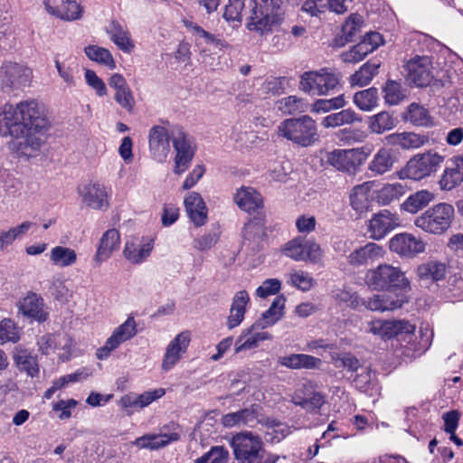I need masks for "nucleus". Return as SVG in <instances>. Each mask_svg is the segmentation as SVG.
<instances>
[{
	"label": "nucleus",
	"mask_w": 463,
	"mask_h": 463,
	"mask_svg": "<svg viewBox=\"0 0 463 463\" xmlns=\"http://www.w3.org/2000/svg\"><path fill=\"white\" fill-rule=\"evenodd\" d=\"M228 451L222 447H213L208 452L195 460V463H226Z\"/></svg>",
	"instance_id": "61"
},
{
	"label": "nucleus",
	"mask_w": 463,
	"mask_h": 463,
	"mask_svg": "<svg viewBox=\"0 0 463 463\" xmlns=\"http://www.w3.org/2000/svg\"><path fill=\"white\" fill-rule=\"evenodd\" d=\"M85 54L89 59L103 64L109 69H114L116 64L110 52L103 47L97 45H89L84 49Z\"/></svg>",
	"instance_id": "51"
},
{
	"label": "nucleus",
	"mask_w": 463,
	"mask_h": 463,
	"mask_svg": "<svg viewBox=\"0 0 463 463\" xmlns=\"http://www.w3.org/2000/svg\"><path fill=\"white\" fill-rule=\"evenodd\" d=\"M448 293L447 297L452 301L463 300V272L454 274L449 278Z\"/></svg>",
	"instance_id": "60"
},
{
	"label": "nucleus",
	"mask_w": 463,
	"mask_h": 463,
	"mask_svg": "<svg viewBox=\"0 0 463 463\" xmlns=\"http://www.w3.org/2000/svg\"><path fill=\"white\" fill-rule=\"evenodd\" d=\"M32 77V70L17 62H5L0 69V85L5 92L27 86Z\"/></svg>",
	"instance_id": "11"
},
{
	"label": "nucleus",
	"mask_w": 463,
	"mask_h": 463,
	"mask_svg": "<svg viewBox=\"0 0 463 463\" xmlns=\"http://www.w3.org/2000/svg\"><path fill=\"white\" fill-rule=\"evenodd\" d=\"M372 152L371 146L353 149H335L327 156V162L338 171L354 174Z\"/></svg>",
	"instance_id": "9"
},
{
	"label": "nucleus",
	"mask_w": 463,
	"mask_h": 463,
	"mask_svg": "<svg viewBox=\"0 0 463 463\" xmlns=\"http://www.w3.org/2000/svg\"><path fill=\"white\" fill-rule=\"evenodd\" d=\"M113 43L123 52L129 53L134 49V44L131 42L129 33L122 25L117 22L112 21L106 29Z\"/></svg>",
	"instance_id": "39"
},
{
	"label": "nucleus",
	"mask_w": 463,
	"mask_h": 463,
	"mask_svg": "<svg viewBox=\"0 0 463 463\" xmlns=\"http://www.w3.org/2000/svg\"><path fill=\"white\" fill-rule=\"evenodd\" d=\"M253 7L247 23V28L260 34L271 30L283 14V0H252Z\"/></svg>",
	"instance_id": "6"
},
{
	"label": "nucleus",
	"mask_w": 463,
	"mask_h": 463,
	"mask_svg": "<svg viewBox=\"0 0 463 463\" xmlns=\"http://www.w3.org/2000/svg\"><path fill=\"white\" fill-rule=\"evenodd\" d=\"M137 333L136 321L133 317H128L123 324L115 328L105 345L97 350V358L99 360L107 359L112 351L116 350L121 344L133 338Z\"/></svg>",
	"instance_id": "13"
},
{
	"label": "nucleus",
	"mask_w": 463,
	"mask_h": 463,
	"mask_svg": "<svg viewBox=\"0 0 463 463\" xmlns=\"http://www.w3.org/2000/svg\"><path fill=\"white\" fill-rule=\"evenodd\" d=\"M249 303L250 296L246 290H240L233 296L230 308V315L227 317L226 322L229 329H233L241 324Z\"/></svg>",
	"instance_id": "30"
},
{
	"label": "nucleus",
	"mask_w": 463,
	"mask_h": 463,
	"mask_svg": "<svg viewBox=\"0 0 463 463\" xmlns=\"http://www.w3.org/2000/svg\"><path fill=\"white\" fill-rule=\"evenodd\" d=\"M362 120V117L354 110L352 109H345L339 112L327 115L322 119L321 125L326 128H329L360 123Z\"/></svg>",
	"instance_id": "37"
},
{
	"label": "nucleus",
	"mask_w": 463,
	"mask_h": 463,
	"mask_svg": "<svg viewBox=\"0 0 463 463\" xmlns=\"http://www.w3.org/2000/svg\"><path fill=\"white\" fill-rule=\"evenodd\" d=\"M15 106L22 127V140L15 143V146L22 155L31 156L41 148L43 137L50 128L47 110L43 103L33 99L21 101Z\"/></svg>",
	"instance_id": "1"
},
{
	"label": "nucleus",
	"mask_w": 463,
	"mask_h": 463,
	"mask_svg": "<svg viewBox=\"0 0 463 463\" xmlns=\"http://www.w3.org/2000/svg\"><path fill=\"white\" fill-rule=\"evenodd\" d=\"M20 339L18 328L15 323L10 318L0 321V345L6 342L16 343Z\"/></svg>",
	"instance_id": "57"
},
{
	"label": "nucleus",
	"mask_w": 463,
	"mask_h": 463,
	"mask_svg": "<svg viewBox=\"0 0 463 463\" xmlns=\"http://www.w3.org/2000/svg\"><path fill=\"white\" fill-rule=\"evenodd\" d=\"M463 182V156H454L449 160V165L439 180L442 190L449 191Z\"/></svg>",
	"instance_id": "23"
},
{
	"label": "nucleus",
	"mask_w": 463,
	"mask_h": 463,
	"mask_svg": "<svg viewBox=\"0 0 463 463\" xmlns=\"http://www.w3.org/2000/svg\"><path fill=\"white\" fill-rule=\"evenodd\" d=\"M435 199L433 193L428 190H420L411 194L402 204L404 211L416 213Z\"/></svg>",
	"instance_id": "42"
},
{
	"label": "nucleus",
	"mask_w": 463,
	"mask_h": 463,
	"mask_svg": "<svg viewBox=\"0 0 463 463\" xmlns=\"http://www.w3.org/2000/svg\"><path fill=\"white\" fill-rule=\"evenodd\" d=\"M190 340V334L185 331L178 334L169 343L162 361V369L164 371L171 370L178 363L182 354L186 352Z\"/></svg>",
	"instance_id": "20"
},
{
	"label": "nucleus",
	"mask_w": 463,
	"mask_h": 463,
	"mask_svg": "<svg viewBox=\"0 0 463 463\" xmlns=\"http://www.w3.org/2000/svg\"><path fill=\"white\" fill-rule=\"evenodd\" d=\"M244 7V0H229L225 5L223 18L228 22L241 23Z\"/></svg>",
	"instance_id": "59"
},
{
	"label": "nucleus",
	"mask_w": 463,
	"mask_h": 463,
	"mask_svg": "<svg viewBox=\"0 0 463 463\" xmlns=\"http://www.w3.org/2000/svg\"><path fill=\"white\" fill-rule=\"evenodd\" d=\"M383 98L388 105H398L406 98L405 90L400 82L388 80L383 88Z\"/></svg>",
	"instance_id": "49"
},
{
	"label": "nucleus",
	"mask_w": 463,
	"mask_h": 463,
	"mask_svg": "<svg viewBox=\"0 0 463 463\" xmlns=\"http://www.w3.org/2000/svg\"><path fill=\"white\" fill-rule=\"evenodd\" d=\"M184 207L190 220L197 227L207 221V208L200 194L192 192L184 198Z\"/></svg>",
	"instance_id": "26"
},
{
	"label": "nucleus",
	"mask_w": 463,
	"mask_h": 463,
	"mask_svg": "<svg viewBox=\"0 0 463 463\" xmlns=\"http://www.w3.org/2000/svg\"><path fill=\"white\" fill-rule=\"evenodd\" d=\"M78 194L82 203L94 210H106L109 208V196L107 188L99 183H89L78 187Z\"/></svg>",
	"instance_id": "16"
},
{
	"label": "nucleus",
	"mask_w": 463,
	"mask_h": 463,
	"mask_svg": "<svg viewBox=\"0 0 463 463\" xmlns=\"http://www.w3.org/2000/svg\"><path fill=\"white\" fill-rule=\"evenodd\" d=\"M405 194V186L400 183L387 184L378 192L377 201L380 204L388 205L400 199Z\"/></svg>",
	"instance_id": "50"
},
{
	"label": "nucleus",
	"mask_w": 463,
	"mask_h": 463,
	"mask_svg": "<svg viewBox=\"0 0 463 463\" xmlns=\"http://www.w3.org/2000/svg\"><path fill=\"white\" fill-rule=\"evenodd\" d=\"M325 403V397L317 392H314L308 398L302 399L301 402H296V405L302 407L307 411H317Z\"/></svg>",
	"instance_id": "64"
},
{
	"label": "nucleus",
	"mask_w": 463,
	"mask_h": 463,
	"mask_svg": "<svg viewBox=\"0 0 463 463\" xmlns=\"http://www.w3.org/2000/svg\"><path fill=\"white\" fill-rule=\"evenodd\" d=\"M345 104V95L341 94L329 99H317L313 104L311 111L316 113L328 112L332 109H342Z\"/></svg>",
	"instance_id": "58"
},
{
	"label": "nucleus",
	"mask_w": 463,
	"mask_h": 463,
	"mask_svg": "<svg viewBox=\"0 0 463 463\" xmlns=\"http://www.w3.org/2000/svg\"><path fill=\"white\" fill-rule=\"evenodd\" d=\"M400 224L401 220L395 213L386 209L381 210L373 213L368 221L367 232L371 239L380 241L399 227Z\"/></svg>",
	"instance_id": "15"
},
{
	"label": "nucleus",
	"mask_w": 463,
	"mask_h": 463,
	"mask_svg": "<svg viewBox=\"0 0 463 463\" xmlns=\"http://www.w3.org/2000/svg\"><path fill=\"white\" fill-rule=\"evenodd\" d=\"M108 83L114 90L113 99L116 103L127 112L132 113L136 106V100L126 79L119 73H113Z\"/></svg>",
	"instance_id": "18"
},
{
	"label": "nucleus",
	"mask_w": 463,
	"mask_h": 463,
	"mask_svg": "<svg viewBox=\"0 0 463 463\" xmlns=\"http://www.w3.org/2000/svg\"><path fill=\"white\" fill-rule=\"evenodd\" d=\"M304 236H297L293 238L283 246V254L295 261H302L304 259Z\"/></svg>",
	"instance_id": "53"
},
{
	"label": "nucleus",
	"mask_w": 463,
	"mask_h": 463,
	"mask_svg": "<svg viewBox=\"0 0 463 463\" xmlns=\"http://www.w3.org/2000/svg\"><path fill=\"white\" fill-rule=\"evenodd\" d=\"M363 24V17L352 14L342 25V35L336 39V45L343 46L346 43L354 42Z\"/></svg>",
	"instance_id": "43"
},
{
	"label": "nucleus",
	"mask_w": 463,
	"mask_h": 463,
	"mask_svg": "<svg viewBox=\"0 0 463 463\" xmlns=\"http://www.w3.org/2000/svg\"><path fill=\"white\" fill-rule=\"evenodd\" d=\"M406 298L402 295H397L395 299H391L389 297L384 295H374L372 298H361L360 307L372 311H388L394 310L402 307L407 302Z\"/></svg>",
	"instance_id": "27"
},
{
	"label": "nucleus",
	"mask_w": 463,
	"mask_h": 463,
	"mask_svg": "<svg viewBox=\"0 0 463 463\" xmlns=\"http://www.w3.org/2000/svg\"><path fill=\"white\" fill-rule=\"evenodd\" d=\"M340 79V73L327 68L306 71L300 77L299 90L313 95H328L339 85Z\"/></svg>",
	"instance_id": "7"
},
{
	"label": "nucleus",
	"mask_w": 463,
	"mask_h": 463,
	"mask_svg": "<svg viewBox=\"0 0 463 463\" xmlns=\"http://www.w3.org/2000/svg\"><path fill=\"white\" fill-rule=\"evenodd\" d=\"M14 360L21 372H25L30 377H34L39 373V366L36 356L33 355L26 349H16L14 354Z\"/></svg>",
	"instance_id": "40"
},
{
	"label": "nucleus",
	"mask_w": 463,
	"mask_h": 463,
	"mask_svg": "<svg viewBox=\"0 0 463 463\" xmlns=\"http://www.w3.org/2000/svg\"><path fill=\"white\" fill-rule=\"evenodd\" d=\"M50 260L54 266L70 267L76 263L77 253L73 249L64 246H55L50 251Z\"/></svg>",
	"instance_id": "45"
},
{
	"label": "nucleus",
	"mask_w": 463,
	"mask_h": 463,
	"mask_svg": "<svg viewBox=\"0 0 463 463\" xmlns=\"http://www.w3.org/2000/svg\"><path fill=\"white\" fill-rule=\"evenodd\" d=\"M21 125L18 121L16 106L5 104L0 107V136L12 137L16 143L22 140Z\"/></svg>",
	"instance_id": "21"
},
{
	"label": "nucleus",
	"mask_w": 463,
	"mask_h": 463,
	"mask_svg": "<svg viewBox=\"0 0 463 463\" xmlns=\"http://www.w3.org/2000/svg\"><path fill=\"white\" fill-rule=\"evenodd\" d=\"M364 281L370 288L376 291L405 293L411 289V284L405 273L399 267L386 263L368 269Z\"/></svg>",
	"instance_id": "3"
},
{
	"label": "nucleus",
	"mask_w": 463,
	"mask_h": 463,
	"mask_svg": "<svg viewBox=\"0 0 463 463\" xmlns=\"http://www.w3.org/2000/svg\"><path fill=\"white\" fill-rule=\"evenodd\" d=\"M278 133L303 147L309 146L318 140L317 123L307 115L283 120L278 127Z\"/></svg>",
	"instance_id": "4"
},
{
	"label": "nucleus",
	"mask_w": 463,
	"mask_h": 463,
	"mask_svg": "<svg viewBox=\"0 0 463 463\" xmlns=\"http://www.w3.org/2000/svg\"><path fill=\"white\" fill-rule=\"evenodd\" d=\"M293 287L307 291L316 284L315 279L306 271L293 270L288 275V281Z\"/></svg>",
	"instance_id": "55"
},
{
	"label": "nucleus",
	"mask_w": 463,
	"mask_h": 463,
	"mask_svg": "<svg viewBox=\"0 0 463 463\" xmlns=\"http://www.w3.org/2000/svg\"><path fill=\"white\" fill-rule=\"evenodd\" d=\"M385 139L388 144L399 146L402 149L420 148L429 142V137L426 135L414 132L394 133L388 135Z\"/></svg>",
	"instance_id": "33"
},
{
	"label": "nucleus",
	"mask_w": 463,
	"mask_h": 463,
	"mask_svg": "<svg viewBox=\"0 0 463 463\" xmlns=\"http://www.w3.org/2000/svg\"><path fill=\"white\" fill-rule=\"evenodd\" d=\"M170 140L172 141V126H154L149 130L148 143L149 151L154 160L164 163L171 150Z\"/></svg>",
	"instance_id": "14"
},
{
	"label": "nucleus",
	"mask_w": 463,
	"mask_h": 463,
	"mask_svg": "<svg viewBox=\"0 0 463 463\" xmlns=\"http://www.w3.org/2000/svg\"><path fill=\"white\" fill-rule=\"evenodd\" d=\"M378 90L374 87L354 93L353 101L363 111H371L378 105Z\"/></svg>",
	"instance_id": "46"
},
{
	"label": "nucleus",
	"mask_w": 463,
	"mask_h": 463,
	"mask_svg": "<svg viewBox=\"0 0 463 463\" xmlns=\"http://www.w3.org/2000/svg\"><path fill=\"white\" fill-rule=\"evenodd\" d=\"M405 119L417 127H430L433 125V118L429 110L417 103H411L409 106Z\"/></svg>",
	"instance_id": "47"
},
{
	"label": "nucleus",
	"mask_w": 463,
	"mask_h": 463,
	"mask_svg": "<svg viewBox=\"0 0 463 463\" xmlns=\"http://www.w3.org/2000/svg\"><path fill=\"white\" fill-rule=\"evenodd\" d=\"M389 247L392 251L402 257L412 258L424 251L425 243L411 233L402 232L390 240Z\"/></svg>",
	"instance_id": "17"
},
{
	"label": "nucleus",
	"mask_w": 463,
	"mask_h": 463,
	"mask_svg": "<svg viewBox=\"0 0 463 463\" xmlns=\"http://www.w3.org/2000/svg\"><path fill=\"white\" fill-rule=\"evenodd\" d=\"M352 381L361 392L373 395L378 391V383L375 373L370 367L364 365L356 374L351 375Z\"/></svg>",
	"instance_id": "36"
},
{
	"label": "nucleus",
	"mask_w": 463,
	"mask_h": 463,
	"mask_svg": "<svg viewBox=\"0 0 463 463\" xmlns=\"http://www.w3.org/2000/svg\"><path fill=\"white\" fill-rule=\"evenodd\" d=\"M384 249L374 243L368 242L352 251L347 257L348 263L354 267L372 264L383 258Z\"/></svg>",
	"instance_id": "22"
},
{
	"label": "nucleus",
	"mask_w": 463,
	"mask_h": 463,
	"mask_svg": "<svg viewBox=\"0 0 463 463\" xmlns=\"http://www.w3.org/2000/svg\"><path fill=\"white\" fill-rule=\"evenodd\" d=\"M396 160V154L393 150L382 147L368 164V171L372 176L383 175L392 171Z\"/></svg>",
	"instance_id": "24"
},
{
	"label": "nucleus",
	"mask_w": 463,
	"mask_h": 463,
	"mask_svg": "<svg viewBox=\"0 0 463 463\" xmlns=\"http://www.w3.org/2000/svg\"><path fill=\"white\" fill-rule=\"evenodd\" d=\"M387 325V339L394 337L400 334H410L415 330V326L405 320H386Z\"/></svg>",
	"instance_id": "62"
},
{
	"label": "nucleus",
	"mask_w": 463,
	"mask_h": 463,
	"mask_svg": "<svg viewBox=\"0 0 463 463\" xmlns=\"http://www.w3.org/2000/svg\"><path fill=\"white\" fill-rule=\"evenodd\" d=\"M334 359L335 361L336 367H343L347 372L351 373L352 375L356 374L363 367H364L360 360L351 353L338 354L337 357Z\"/></svg>",
	"instance_id": "56"
},
{
	"label": "nucleus",
	"mask_w": 463,
	"mask_h": 463,
	"mask_svg": "<svg viewBox=\"0 0 463 463\" xmlns=\"http://www.w3.org/2000/svg\"><path fill=\"white\" fill-rule=\"evenodd\" d=\"M444 157L436 152L429 151L411 157L401 172L402 177L415 181L421 180L435 173L443 162Z\"/></svg>",
	"instance_id": "10"
},
{
	"label": "nucleus",
	"mask_w": 463,
	"mask_h": 463,
	"mask_svg": "<svg viewBox=\"0 0 463 463\" xmlns=\"http://www.w3.org/2000/svg\"><path fill=\"white\" fill-rule=\"evenodd\" d=\"M381 62L379 61L371 60L365 62L358 71L352 74L349 78V83L352 87H364L368 85L375 75L378 74V69Z\"/></svg>",
	"instance_id": "38"
},
{
	"label": "nucleus",
	"mask_w": 463,
	"mask_h": 463,
	"mask_svg": "<svg viewBox=\"0 0 463 463\" xmlns=\"http://www.w3.org/2000/svg\"><path fill=\"white\" fill-rule=\"evenodd\" d=\"M260 424L266 428L264 439L268 443H279L291 433V428L288 425L274 418L262 417Z\"/></svg>",
	"instance_id": "32"
},
{
	"label": "nucleus",
	"mask_w": 463,
	"mask_h": 463,
	"mask_svg": "<svg viewBox=\"0 0 463 463\" xmlns=\"http://www.w3.org/2000/svg\"><path fill=\"white\" fill-rule=\"evenodd\" d=\"M180 435L177 432L146 434L136 439L134 444L140 449H157L168 445L172 441H177Z\"/></svg>",
	"instance_id": "35"
},
{
	"label": "nucleus",
	"mask_w": 463,
	"mask_h": 463,
	"mask_svg": "<svg viewBox=\"0 0 463 463\" xmlns=\"http://www.w3.org/2000/svg\"><path fill=\"white\" fill-rule=\"evenodd\" d=\"M304 259L302 261L310 262L312 264H317L321 262L324 257V250H322L319 243L316 240L305 237L304 242Z\"/></svg>",
	"instance_id": "54"
},
{
	"label": "nucleus",
	"mask_w": 463,
	"mask_h": 463,
	"mask_svg": "<svg viewBox=\"0 0 463 463\" xmlns=\"http://www.w3.org/2000/svg\"><path fill=\"white\" fill-rule=\"evenodd\" d=\"M257 327H260V323L253 324L241 333L235 342V354L256 348L260 342L271 338L268 332H254Z\"/></svg>",
	"instance_id": "31"
},
{
	"label": "nucleus",
	"mask_w": 463,
	"mask_h": 463,
	"mask_svg": "<svg viewBox=\"0 0 463 463\" xmlns=\"http://www.w3.org/2000/svg\"><path fill=\"white\" fill-rule=\"evenodd\" d=\"M454 207L447 203H437L414 219V225L423 232L441 235L451 226L454 220Z\"/></svg>",
	"instance_id": "5"
},
{
	"label": "nucleus",
	"mask_w": 463,
	"mask_h": 463,
	"mask_svg": "<svg viewBox=\"0 0 463 463\" xmlns=\"http://www.w3.org/2000/svg\"><path fill=\"white\" fill-rule=\"evenodd\" d=\"M55 67L59 76L62 79L68 87L76 85L75 74L78 72V64L73 59H66L59 61L55 59Z\"/></svg>",
	"instance_id": "48"
},
{
	"label": "nucleus",
	"mask_w": 463,
	"mask_h": 463,
	"mask_svg": "<svg viewBox=\"0 0 463 463\" xmlns=\"http://www.w3.org/2000/svg\"><path fill=\"white\" fill-rule=\"evenodd\" d=\"M120 234L116 229L108 230L101 237L95 259L98 262L107 260L119 248Z\"/></svg>",
	"instance_id": "34"
},
{
	"label": "nucleus",
	"mask_w": 463,
	"mask_h": 463,
	"mask_svg": "<svg viewBox=\"0 0 463 463\" xmlns=\"http://www.w3.org/2000/svg\"><path fill=\"white\" fill-rule=\"evenodd\" d=\"M19 310L24 317L44 322L48 318V313L43 309V299L36 293L29 292L18 305Z\"/></svg>",
	"instance_id": "25"
},
{
	"label": "nucleus",
	"mask_w": 463,
	"mask_h": 463,
	"mask_svg": "<svg viewBox=\"0 0 463 463\" xmlns=\"http://www.w3.org/2000/svg\"><path fill=\"white\" fill-rule=\"evenodd\" d=\"M154 248V241H127L123 250V255L130 263L140 264L151 254Z\"/></svg>",
	"instance_id": "29"
},
{
	"label": "nucleus",
	"mask_w": 463,
	"mask_h": 463,
	"mask_svg": "<svg viewBox=\"0 0 463 463\" xmlns=\"http://www.w3.org/2000/svg\"><path fill=\"white\" fill-rule=\"evenodd\" d=\"M43 5L50 14L65 21H74L82 15V8L76 1L43 0Z\"/></svg>",
	"instance_id": "19"
},
{
	"label": "nucleus",
	"mask_w": 463,
	"mask_h": 463,
	"mask_svg": "<svg viewBox=\"0 0 463 463\" xmlns=\"http://www.w3.org/2000/svg\"><path fill=\"white\" fill-rule=\"evenodd\" d=\"M396 126V119L387 111H381L368 118V129L371 133L382 135Z\"/></svg>",
	"instance_id": "41"
},
{
	"label": "nucleus",
	"mask_w": 463,
	"mask_h": 463,
	"mask_svg": "<svg viewBox=\"0 0 463 463\" xmlns=\"http://www.w3.org/2000/svg\"><path fill=\"white\" fill-rule=\"evenodd\" d=\"M418 274L422 279L439 280L446 275V265L439 261H430L418 268Z\"/></svg>",
	"instance_id": "52"
},
{
	"label": "nucleus",
	"mask_w": 463,
	"mask_h": 463,
	"mask_svg": "<svg viewBox=\"0 0 463 463\" xmlns=\"http://www.w3.org/2000/svg\"><path fill=\"white\" fill-rule=\"evenodd\" d=\"M404 69L406 80L417 87H426L433 80L432 62L429 56H418L409 60Z\"/></svg>",
	"instance_id": "12"
},
{
	"label": "nucleus",
	"mask_w": 463,
	"mask_h": 463,
	"mask_svg": "<svg viewBox=\"0 0 463 463\" xmlns=\"http://www.w3.org/2000/svg\"><path fill=\"white\" fill-rule=\"evenodd\" d=\"M235 459L239 463H277L281 456L267 451L263 441L250 431L232 436L230 440ZM286 458V456H282Z\"/></svg>",
	"instance_id": "2"
},
{
	"label": "nucleus",
	"mask_w": 463,
	"mask_h": 463,
	"mask_svg": "<svg viewBox=\"0 0 463 463\" xmlns=\"http://www.w3.org/2000/svg\"><path fill=\"white\" fill-rule=\"evenodd\" d=\"M85 80L99 97H103L108 94V89L105 82L99 78L92 70H86Z\"/></svg>",
	"instance_id": "63"
},
{
	"label": "nucleus",
	"mask_w": 463,
	"mask_h": 463,
	"mask_svg": "<svg viewBox=\"0 0 463 463\" xmlns=\"http://www.w3.org/2000/svg\"><path fill=\"white\" fill-rule=\"evenodd\" d=\"M233 199L238 207L247 213H255L263 207L261 194L252 187L241 186Z\"/></svg>",
	"instance_id": "28"
},
{
	"label": "nucleus",
	"mask_w": 463,
	"mask_h": 463,
	"mask_svg": "<svg viewBox=\"0 0 463 463\" xmlns=\"http://www.w3.org/2000/svg\"><path fill=\"white\" fill-rule=\"evenodd\" d=\"M286 298L283 295L277 296L271 303L269 308L262 314L260 326L261 328H266L277 323L284 315V307Z\"/></svg>",
	"instance_id": "44"
},
{
	"label": "nucleus",
	"mask_w": 463,
	"mask_h": 463,
	"mask_svg": "<svg viewBox=\"0 0 463 463\" xmlns=\"http://www.w3.org/2000/svg\"><path fill=\"white\" fill-rule=\"evenodd\" d=\"M172 143L176 152L174 173L181 175L189 168L195 154V146L193 137L179 125L172 126Z\"/></svg>",
	"instance_id": "8"
}]
</instances>
